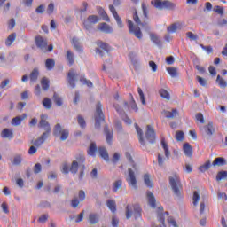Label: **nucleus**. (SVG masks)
Wrapping results in <instances>:
<instances>
[{"mask_svg": "<svg viewBox=\"0 0 227 227\" xmlns=\"http://www.w3.org/2000/svg\"><path fill=\"white\" fill-rule=\"evenodd\" d=\"M84 162H86V158L84 157V154L80 153L75 156V160L72 161L71 166L69 167V172L72 173V175H77V171L80 169V180H82L84 177V169H86Z\"/></svg>", "mask_w": 227, "mask_h": 227, "instance_id": "f257e3e1", "label": "nucleus"}, {"mask_svg": "<svg viewBox=\"0 0 227 227\" xmlns=\"http://www.w3.org/2000/svg\"><path fill=\"white\" fill-rule=\"evenodd\" d=\"M134 215L135 219H141V207L138 204L127 205L126 207V219H130Z\"/></svg>", "mask_w": 227, "mask_h": 227, "instance_id": "f03ea898", "label": "nucleus"}, {"mask_svg": "<svg viewBox=\"0 0 227 227\" xmlns=\"http://www.w3.org/2000/svg\"><path fill=\"white\" fill-rule=\"evenodd\" d=\"M151 4L157 10H175L176 4L169 1H162V0H152Z\"/></svg>", "mask_w": 227, "mask_h": 227, "instance_id": "7ed1b4c3", "label": "nucleus"}, {"mask_svg": "<svg viewBox=\"0 0 227 227\" xmlns=\"http://www.w3.org/2000/svg\"><path fill=\"white\" fill-rule=\"evenodd\" d=\"M95 128L98 129L104 121V113L102 112V104L98 103L96 106V113H95Z\"/></svg>", "mask_w": 227, "mask_h": 227, "instance_id": "20e7f679", "label": "nucleus"}, {"mask_svg": "<svg viewBox=\"0 0 227 227\" xmlns=\"http://www.w3.org/2000/svg\"><path fill=\"white\" fill-rule=\"evenodd\" d=\"M128 27L129 29V33H131V35H134L136 38H138V40H141L143 38V32H141V28H139V27L134 26L132 20H128Z\"/></svg>", "mask_w": 227, "mask_h": 227, "instance_id": "39448f33", "label": "nucleus"}, {"mask_svg": "<svg viewBox=\"0 0 227 227\" xmlns=\"http://www.w3.org/2000/svg\"><path fill=\"white\" fill-rule=\"evenodd\" d=\"M169 184L172 187L173 192L176 193L177 196L180 194V179L177 176H173L169 177Z\"/></svg>", "mask_w": 227, "mask_h": 227, "instance_id": "423d86ee", "label": "nucleus"}, {"mask_svg": "<svg viewBox=\"0 0 227 227\" xmlns=\"http://www.w3.org/2000/svg\"><path fill=\"white\" fill-rule=\"evenodd\" d=\"M49 116H47V114H42L41 115V121L39 122V127L40 129H43V130H45L46 132H44V134H51V124H49V122L47 121Z\"/></svg>", "mask_w": 227, "mask_h": 227, "instance_id": "0eeeda50", "label": "nucleus"}, {"mask_svg": "<svg viewBox=\"0 0 227 227\" xmlns=\"http://www.w3.org/2000/svg\"><path fill=\"white\" fill-rule=\"evenodd\" d=\"M202 132H204L207 137H212V136L215 134V124L209 121L202 128Z\"/></svg>", "mask_w": 227, "mask_h": 227, "instance_id": "6e6552de", "label": "nucleus"}, {"mask_svg": "<svg viewBox=\"0 0 227 227\" xmlns=\"http://www.w3.org/2000/svg\"><path fill=\"white\" fill-rule=\"evenodd\" d=\"M97 45L98 48L96 49V54L102 57L105 53L109 52V45L107 43L98 41L97 42Z\"/></svg>", "mask_w": 227, "mask_h": 227, "instance_id": "1a4fd4ad", "label": "nucleus"}, {"mask_svg": "<svg viewBox=\"0 0 227 227\" xmlns=\"http://www.w3.org/2000/svg\"><path fill=\"white\" fill-rule=\"evenodd\" d=\"M129 175L126 178L129 185L133 187V189H137V181L136 180V174L134 173V170L132 168H129Z\"/></svg>", "mask_w": 227, "mask_h": 227, "instance_id": "9d476101", "label": "nucleus"}, {"mask_svg": "<svg viewBox=\"0 0 227 227\" xmlns=\"http://www.w3.org/2000/svg\"><path fill=\"white\" fill-rule=\"evenodd\" d=\"M97 22H98V17L96 15H90L83 21V26L85 29H91V26H93V24H97Z\"/></svg>", "mask_w": 227, "mask_h": 227, "instance_id": "9b49d317", "label": "nucleus"}, {"mask_svg": "<svg viewBox=\"0 0 227 227\" xmlns=\"http://www.w3.org/2000/svg\"><path fill=\"white\" fill-rule=\"evenodd\" d=\"M145 137L149 143H155V130L151 125H147Z\"/></svg>", "mask_w": 227, "mask_h": 227, "instance_id": "f8f14e48", "label": "nucleus"}, {"mask_svg": "<svg viewBox=\"0 0 227 227\" xmlns=\"http://www.w3.org/2000/svg\"><path fill=\"white\" fill-rule=\"evenodd\" d=\"M67 81L71 88H75V81H77V73L75 70L71 69L67 74Z\"/></svg>", "mask_w": 227, "mask_h": 227, "instance_id": "ddd939ff", "label": "nucleus"}, {"mask_svg": "<svg viewBox=\"0 0 227 227\" xmlns=\"http://www.w3.org/2000/svg\"><path fill=\"white\" fill-rule=\"evenodd\" d=\"M35 45L44 52L47 51V39L38 35L35 37Z\"/></svg>", "mask_w": 227, "mask_h": 227, "instance_id": "4468645a", "label": "nucleus"}, {"mask_svg": "<svg viewBox=\"0 0 227 227\" xmlns=\"http://www.w3.org/2000/svg\"><path fill=\"white\" fill-rule=\"evenodd\" d=\"M47 137H49V133H43V135L36 140H32L31 145H34V146H36V148H40V146L45 143Z\"/></svg>", "mask_w": 227, "mask_h": 227, "instance_id": "2eb2a0df", "label": "nucleus"}, {"mask_svg": "<svg viewBox=\"0 0 227 227\" xmlns=\"http://www.w3.org/2000/svg\"><path fill=\"white\" fill-rule=\"evenodd\" d=\"M109 10L111 13L114 15V18L117 22L118 27H123V21H121V18H120V16L118 15V12H116L114 5H109Z\"/></svg>", "mask_w": 227, "mask_h": 227, "instance_id": "dca6fc26", "label": "nucleus"}, {"mask_svg": "<svg viewBox=\"0 0 227 227\" xmlns=\"http://www.w3.org/2000/svg\"><path fill=\"white\" fill-rule=\"evenodd\" d=\"M98 30L101 31L102 33H106L107 35L113 33L114 31L113 27L107 23H101L98 25Z\"/></svg>", "mask_w": 227, "mask_h": 227, "instance_id": "f3484780", "label": "nucleus"}, {"mask_svg": "<svg viewBox=\"0 0 227 227\" xmlns=\"http://www.w3.org/2000/svg\"><path fill=\"white\" fill-rule=\"evenodd\" d=\"M98 153L101 159H104L106 162H109V153H107V149L106 147H98Z\"/></svg>", "mask_w": 227, "mask_h": 227, "instance_id": "a211bd4d", "label": "nucleus"}, {"mask_svg": "<svg viewBox=\"0 0 227 227\" xmlns=\"http://www.w3.org/2000/svg\"><path fill=\"white\" fill-rule=\"evenodd\" d=\"M162 114H164L166 118H169V119L176 118V116H178V110L176 109H172V111L165 110L162 112Z\"/></svg>", "mask_w": 227, "mask_h": 227, "instance_id": "6ab92c4d", "label": "nucleus"}, {"mask_svg": "<svg viewBox=\"0 0 227 227\" xmlns=\"http://www.w3.org/2000/svg\"><path fill=\"white\" fill-rule=\"evenodd\" d=\"M100 221V215L97 213H90L89 215V223L90 224H97Z\"/></svg>", "mask_w": 227, "mask_h": 227, "instance_id": "aec40b11", "label": "nucleus"}, {"mask_svg": "<svg viewBox=\"0 0 227 227\" xmlns=\"http://www.w3.org/2000/svg\"><path fill=\"white\" fill-rule=\"evenodd\" d=\"M183 152L186 157H192V146H191L189 143L184 144Z\"/></svg>", "mask_w": 227, "mask_h": 227, "instance_id": "412c9836", "label": "nucleus"}, {"mask_svg": "<svg viewBox=\"0 0 227 227\" xmlns=\"http://www.w3.org/2000/svg\"><path fill=\"white\" fill-rule=\"evenodd\" d=\"M26 114H23L22 116H17L13 118L12 121V125H14V127H19V125H20V123L26 120Z\"/></svg>", "mask_w": 227, "mask_h": 227, "instance_id": "4be33fe9", "label": "nucleus"}, {"mask_svg": "<svg viewBox=\"0 0 227 227\" xmlns=\"http://www.w3.org/2000/svg\"><path fill=\"white\" fill-rule=\"evenodd\" d=\"M104 130L107 145H113V131L109 130L107 127H105Z\"/></svg>", "mask_w": 227, "mask_h": 227, "instance_id": "5701e85b", "label": "nucleus"}, {"mask_svg": "<svg viewBox=\"0 0 227 227\" xmlns=\"http://www.w3.org/2000/svg\"><path fill=\"white\" fill-rule=\"evenodd\" d=\"M180 29H182V23H174L168 27V32L176 33Z\"/></svg>", "mask_w": 227, "mask_h": 227, "instance_id": "b1692460", "label": "nucleus"}, {"mask_svg": "<svg viewBox=\"0 0 227 227\" xmlns=\"http://www.w3.org/2000/svg\"><path fill=\"white\" fill-rule=\"evenodd\" d=\"M97 144L92 142L88 149V155H90V157H95L97 154Z\"/></svg>", "mask_w": 227, "mask_h": 227, "instance_id": "393cba45", "label": "nucleus"}, {"mask_svg": "<svg viewBox=\"0 0 227 227\" xmlns=\"http://www.w3.org/2000/svg\"><path fill=\"white\" fill-rule=\"evenodd\" d=\"M147 199L150 207H152V208H155L157 207V204L155 203V197L153 196V193H152L151 192H147Z\"/></svg>", "mask_w": 227, "mask_h": 227, "instance_id": "a878e982", "label": "nucleus"}, {"mask_svg": "<svg viewBox=\"0 0 227 227\" xmlns=\"http://www.w3.org/2000/svg\"><path fill=\"white\" fill-rule=\"evenodd\" d=\"M72 44L74 45V48L77 52H82V47L81 46V43L76 37H74L72 39Z\"/></svg>", "mask_w": 227, "mask_h": 227, "instance_id": "bb28decb", "label": "nucleus"}, {"mask_svg": "<svg viewBox=\"0 0 227 227\" xmlns=\"http://www.w3.org/2000/svg\"><path fill=\"white\" fill-rule=\"evenodd\" d=\"M17 38V34L12 33L11 34L7 39L5 40V45L7 47H10L12 45V43H13L15 42V39Z\"/></svg>", "mask_w": 227, "mask_h": 227, "instance_id": "cd10ccee", "label": "nucleus"}, {"mask_svg": "<svg viewBox=\"0 0 227 227\" xmlns=\"http://www.w3.org/2000/svg\"><path fill=\"white\" fill-rule=\"evenodd\" d=\"M135 128L137 130V134L138 136L139 143L142 145H145V139L143 138V129H141V128H139V126H137V124H135Z\"/></svg>", "mask_w": 227, "mask_h": 227, "instance_id": "c85d7f7f", "label": "nucleus"}, {"mask_svg": "<svg viewBox=\"0 0 227 227\" xmlns=\"http://www.w3.org/2000/svg\"><path fill=\"white\" fill-rule=\"evenodd\" d=\"M161 145L165 153L166 159L169 160V157L171 156V153L169 152V148L168 147V144H166V141L161 140Z\"/></svg>", "mask_w": 227, "mask_h": 227, "instance_id": "c756f323", "label": "nucleus"}, {"mask_svg": "<svg viewBox=\"0 0 227 227\" xmlns=\"http://www.w3.org/2000/svg\"><path fill=\"white\" fill-rule=\"evenodd\" d=\"M216 82H217L218 86H219L220 88L223 89V90L227 87V82H226V80L223 79V78L221 77V75H219V74H218L217 77H216Z\"/></svg>", "mask_w": 227, "mask_h": 227, "instance_id": "7c9ffc66", "label": "nucleus"}, {"mask_svg": "<svg viewBox=\"0 0 227 227\" xmlns=\"http://www.w3.org/2000/svg\"><path fill=\"white\" fill-rule=\"evenodd\" d=\"M226 164V160L223 157H218L215 159V160L212 163V166H224Z\"/></svg>", "mask_w": 227, "mask_h": 227, "instance_id": "2f4dec72", "label": "nucleus"}, {"mask_svg": "<svg viewBox=\"0 0 227 227\" xmlns=\"http://www.w3.org/2000/svg\"><path fill=\"white\" fill-rule=\"evenodd\" d=\"M2 137L12 139L13 137V131L11 129H5L2 131Z\"/></svg>", "mask_w": 227, "mask_h": 227, "instance_id": "473e14b6", "label": "nucleus"}, {"mask_svg": "<svg viewBox=\"0 0 227 227\" xmlns=\"http://www.w3.org/2000/svg\"><path fill=\"white\" fill-rule=\"evenodd\" d=\"M56 65V62L53 59H47L45 61V67L47 70H52Z\"/></svg>", "mask_w": 227, "mask_h": 227, "instance_id": "72a5a7b5", "label": "nucleus"}, {"mask_svg": "<svg viewBox=\"0 0 227 227\" xmlns=\"http://www.w3.org/2000/svg\"><path fill=\"white\" fill-rule=\"evenodd\" d=\"M74 58V52H72V51L68 50L67 51V63L69 65H74V63L75 62Z\"/></svg>", "mask_w": 227, "mask_h": 227, "instance_id": "f704fd0d", "label": "nucleus"}, {"mask_svg": "<svg viewBox=\"0 0 227 227\" xmlns=\"http://www.w3.org/2000/svg\"><path fill=\"white\" fill-rule=\"evenodd\" d=\"M38 75H40L38 69H34L30 74L31 82H36V81L38 80Z\"/></svg>", "mask_w": 227, "mask_h": 227, "instance_id": "c9c22d12", "label": "nucleus"}, {"mask_svg": "<svg viewBox=\"0 0 227 227\" xmlns=\"http://www.w3.org/2000/svg\"><path fill=\"white\" fill-rule=\"evenodd\" d=\"M106 205H107L109 210H111V212H113V214H114V212H116V202L114 200H107Z\"/></svg>", "mask_w": 227, "mask_h": 227, "instance_id": "e433bc0d", "label": "nucleus"}, {"mask_svg": "<svg viewBox=\"0 0 227 227\" xmlns=\"http://www.w3.org/2000/svg\"><path fill=\"white\" fill-rule=\"evenodd\" d=\"M150 38L151 41L153 42V43H155V45H162V41H160V39L159 38V36H157V35L155 34H150Z\"/></svg>", "mask_w": 227, "mask_h": 227, "instance_id": "4c0bfd02", "label": "nucleus"}, {"mask_svg": "<svg viewBox=\"0 0 227 227\" xmlns=\"http://www.w3.org/2000/svg\"><path fill=\"white\" fill-rule=\"evenodd\" d=\"M56 12V5H54V3L51 2L46 9V13L48 15H52Z\"/></svg>", "mask_w": 227, "mask_h": 227, "instance_id": "58836bf2", "label": "nucleus"}, {"mask_svg": "<svg viewBox=\"0 0 227 227\" xmlns=\"http://www.w3.org/2000/svg\"><path fill=\"white\" fill-rule=\"evenodd\" d=\"M159 93L162 98H165V100H170L171 96L169 95V92L168 90L160 89Z\"/></svg>", "mask_w": 227, "mask_h": 227, "instance_id": "ea45409f", "label": "nucleus"}, {"mask_svg": "<svg viewBox=\"0 0 227 227\" xmlns=\"http://www.w3.org/2000/svg\"><path fill=\"white\" fill-rule=\"evenodd\" d=\"M167 72L173 78L178 77V70L176 69V67H168Z\"/></svg>", "mask_w": 227, "mask_h": 227, "instance_id": "a19ab883", "label": "nucleus"}, {"mask_svg": "<svg viewBox=\"0 0 227 227\" xmlns=\"http://www.w3.org/2000/svg\"><path fill=\"white\" fill-rule=\"evenodd\" d=\"M217 182H221V180H227V171H220L216 175Z\"/></svg>", "mask_w": 227, "mask_h": 227, "instance_id": "79ce46f5", "label": "nucleus"}, {"mask_svg": "<svg viewBox=\"0 0 227 227\" xmlns=\"http://www.w3.org/2000/svg\"><path fill=\"white\" fill-rule=\"evenodd\" d=\"M49 83H50L49 79H47L46 77L41 80V85L43 90H44V91H47V90H49L50 88Z\"/></svg>", "mask_w": 227, "mask_h": 227, "instance_id": "37998d69", "label": "nucleus"}, {"mask_svg": "<svg viewBox=\"0 0 227 227\" xmlns=\"http://www.w3.org/2000/svg\"><path fill=\"white\" fill-rule=\"evenodd\" d=\"M22 163V155L21 154H17L14 156L12 164L14 166H20V164Z\"/></svg>", "mask_w": 227, "mask_h": 227, "instance_id": "c03bdc74", "label": "nucleus"}, {"mask_svg": "<svg viewBox=\"0 0 227 227\" xmlns=\"http://www.w3.org/2000/svg\"><path fill=\"white\" fill-rule=\"evenodd\" d=\"M62 130H63V128H61V124L59 123L56 124L53 129L54 136H61Z\"/></svg>", "mask_w": 227, "mask_h": 227, "instance_id": "a18cd8bd", "label": "nucleus"}, {"mask_svg": "<svg viewBox=\"0 0 227 227\" xmlns=\"http://www.w3.org/2000/svg\"><path fill=\"white\" fill-rule=\"evenodd\" d=\"M43 106L45 107V109H51L52 107V101L49 98H45L43 100Z\"/></svg>", "mask_w": 227, "mask_h": 227, "instance_id": "49530a36", "label": "nucleus"}, {"mask_svg": "<svg viewBox=\"0 0 227 227\" xmlns=\"http://www.w3.org/2000/svg\"><path fill=\"white\" fill-rule=\"evenodd\" d=\"M121 184H123L121 180H117L114 183V188H113L114 192H118V190L121 189Z\"/></svg>", "mask_w": 227, "mask_h": 227, "instance_id": "de8ad7c7", "label": "nucleus"}, {"mask_svg": "<svg viewBox=\"0 0 227 227\" xmlns=\"http://www.w3.org/2000/svg\"><path fill=\"white\" fill-rule=\"evenodd\" d=\"M99 15H101V17H103V19L106 21V22H109V16L107 15V12H106V11H104V9L102 8H99L98 10Z\"/></svg>", "mask_w": 227, "mask_h": 227, "instance_id": "09e8293b", "label": "nucleus"}, {"mask_svg": "<svg viewBox=\"0 0 227 227\" xmlns=\"http://www.w3.org/2000/svg\"><path fill=\"white\" fill-rule=\"evenodd\" d=\"M210 166H212L210 161H207L204 165L200 166L199 169L201 173H205V171H208V169H210Z\"/></svg>", "mask_w": 227, "mask_h": 227, "instance_id": "8fccbe9b", "label": "nucleus"}, {"mask_svg": "<svg viewBox=\"0 0 227 227\" xmlns=\"http://www.w3.org/2000/svg\"><path fill=\"white\" fill-rule=\"evenodd\" d=\"M186 37L189 38L191 42H196L198 40V35L192 33V32H187Z\"/></svg>", "mask_w": 227, "mask_h": 227, "instance_id": "3c124183", "label": "nucleus"}, {"mask_svg": "<svg viewBox=\"0 0 227 227\" xmlns=\"http://www.w3.org/2000/svg\"><path fill=\"white\" fill-rule=\"evenodd\" d=\"M137 91L140 97L141 103L143 104V106H146V99L145 98V94L143 93V90H141V88H138Z\"/></svg>", "mask_w": 227, "mask_h": 227, "instance_id": "603ef678", "label": "nucleus"}, {"mask_svg": "<svg viewBox=\"0 0 227 227\" xmlns=\"http://www.w3.org/2000/svg\"><path fill=\"white\" fill-rule=\"evenodd\" d=\"M144 182L146 187H152L153 184H152V179H150V175L145 174L144 176Z\"/></svg>", "mask_w": 227, "mask_h": 227, "instance_id": "864d4df0", "label": "nucleus"}, {"mask_svg": "<svg viewBox=\"0 0 227 227\" xmlns=\"http://www.w3.org/2000/svg\"><path fill=\"white\" fill-rule=\"evenodd\" d=\"M193 206L198 207V203L200 202V193L198 192H193Z\"/></svg>", "mask_w": 227, "mask_h": 227, "instance_id": "5fc2aeb1", "label": "nucleus"}, {"mask_svg": "<svg viewBox=\"0 0 227 227\" xmlns=\"http://www.w3.org/2000/svg\"><path fill=\"white\" fill-rule=\"evenodd\" d=\"M77 120H78V124L80 125V127L82 129H86V121L84 120V118L81 115H78Z\"/></svg>", "mask_w": 227, "mask_h": 227, "instance_id": "6e6d98bb", "label": "nucleus"}, {"mask_svg": "<svg viewBox=\"0 0 227 227\" xmlns=\"http://www.w3.org/2000/svg\"><path fill=\"white\" fill-rule=\"evenodd\" d=\"M69 132L68 129H63L60 133V140L61 141H67L68 139Z\"/></svg>", "mask_w": 227, "mask_h": 227, "instance_id": "4d7b16f0", "label": "nucleus"}, {"mask_svg": "<svg viewBox=\"0 0 227 227\" xmlns=\"http://www.w3.org/2000/svg\"><path fill=\"white\" fill-rule=\"evenodd\" d=\"M133 20H134V22H136V24H137V26H143V23H141V20L139 19V16L137 15V12H136V11L133 13Z\"/></svg>", "mask_w": 227, "mask_h": 227, "instance_id": "13d9d810", "label": "nucleus"}, {"mask_svg": "<svg viewBox=\"0 0 227 227\" xmlns=\"http://www.w3.org/2000/svg\"><path fill=\"white\" fill-rule=\"evenodd\" d=\"M48 219H49V215H42L38 218V223H40L41 224H45V223H47Z\"/></svg>", "mask_w": 227, "mask_h": 227, "instance_id": "bf43d9fd", "label": "nucleus"}, {"mask_svg": "<svg viewBox=\"0 0 227 227\" xmlns=\"http://www.w3.org/2000/svg\"><path fill=\"white\" fill-rule=\"evenodd\" d=\"M79 203H81V200L79 199H77L76 197H74L72 200H71V207L73 208H77V207H79Z\"/></svg>", "mask_w": 227, "mask_h": 227, "instance_id": "052dcab7", "label": "nucleus"}, {"mask_svg": "<svg viewBox=\"0 0 227 227\" xmlns=\"http://www.w3.org/2000/svg\"><path fill=\"white\" fill-rule=\"evenodd\" d=\"M80 81L82 84H86L88 88H93V82H91V81L87 80L86 78H81Z\"/></svg>", "mask_w": 227, "mask_h": 227, "instance_id": "680f3d73", "label": "nucleus"}, {"mask_svg": "<svg viewBox=\"0 0 227 227\" xmlns=\"http://www.w3.org/2000/svg\"><path fill=\"white\" fill-rule=\"evenodd\" d=\"M53 100L55 104H57L59 106H63V101H61V98L58 97V94L54 93L53 95Z\"/></svg>", "mask_w": 227, "mask_h": 227, "instance_id": "e2e57ef3", "label": "nucleus"}, {"mask_svg": "<svg viewBox=\"0 0 227 227\" xmlns=\"http://www.w3.org/2000/svg\"><path fill=\"white\" fill-rule=\"evenodd\" d=\"M62 173L65 175H68V173H70V166H68L67 163L62 165Z\"/></svg>", "mask_w": 227, "mask_h": 227, "instance_id": "0e129e2a", "label": "nucleus"}, {"mask_svg": "<svg viewBox=\"0 0 227 227\" xmlns=\"http://www.w3.org/2000/svg\"><path fill=\"white\" fill-rule=\"evenodd\" d=\"M199 84H200V86L206 87L207 86V80H205V78H201L200 76H197L196 77Z\"/></svg>", "mask_w": 227, "mask_h": 227, "instance_id": "69168bd1", "label": "nucleus"}, {"mask_svg": "<svg viewBox=\"0 0 227 227\" xmlns=\"http://www.w3.org/2000/svg\"><path fill=\"white\" fill-rule=\"evenodd\" d=\"M196 120L197 121H200V123H205V117L203 116V114L199 113L196 114Z\"/></svg>", "mask_w": 227, "mask_h": 227, "instance_id": "338daca9", "label": "nucleus"}, {"mask_svg": "<svg viewBox=\"0 0 227 227\" xmlns=\"http://www.w3.org/2000/svg\"><path fill=\"white\" fill-rule=\"evenodd\" d=\"M176 141H182L184 139V132L176 131Z\"/></svg>", "mask_w": 227, "mask_h": 227, "instance_id": "774afa93", "label": "nucleus"}]
</instances>
